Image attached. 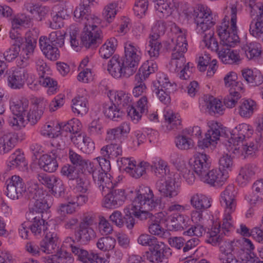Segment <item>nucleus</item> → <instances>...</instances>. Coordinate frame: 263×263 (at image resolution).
<instances>
[{
  "mask_svg": "<svg viewBox=\"0 0 263 263\" xmlns=\"http://www.w3.org/2000/svg\"><path fill=\"white\" fill-rule=\"evenodd\" d=\"M131 192L134 195V199L124 210L125 224L129 230L132 229L135 224L133 215L140 220H146L148 215L145 213V210H156L161 203L160 199L154 197L152 190L148 186H140Z\"/></svg>",
  "mask_w": 263,
  "mask_h": 263,
  "instance_id": "nucleus-1",
  "label": "nucleus"
},
{
  "mask_svg": "<svg viewBox=\"0 0 263 263\" xmlns=\"http://www.w3.org/2000/svg\"><path fill=\"white\" fill-rule=\"evenodd\" d=\"M151 167L152 173L158 178L165 176V181L159 180L156 187L161 196L169 198L177 196L180 192V184L177 180L178 175L170 173L167 163L160 158H155L152 161Z\"/></svg>",
  "mask_w": 263,
  "mask_h": 263,
  "instance_id": "nucleus-2",
  "label": "nucleus"
},
{
  "mask_svg": "<svg viewBox=\"0 0 263 263\" xmlns=\"http://www.w3.org/2000/svg\"><path fill=\"white\" fill-rule=\"evenodd\" d=\"M74 17L84 25L81 40L83 46L90 48L99 43L102 37V32L98 25L100 23L99 17L90 13L89 8L84 6L77 7L73 12Z\"/></svg>",
  "mask_w": 263,
  "mask_h": 263,
  "instance_id": "nucleus-3",
  "label": "nucleus"
},
{
  "mask_svg": "<svg viewBox=\"0 0 263 263\" xmlns=\"http://www.w3.org/2000/svg\"><path fill=\"white\" fill-rule=\"evenodd\" d=\"M174 29L176 31V39H172L174 46L172 49V58L170 63L169 69L172 72H178L181 79H188L191 73L190 68H192V64L190 62L186 65L184 53L187 51V43L184 32L181 29L175 26Z\"/></svg>",
  "mask_w": 263,
  "mask_h": 263,
  "instance_id": "nucleus-4",
  "label": "nucleus"
},
{
  "mask_svg": "<svg viewBox=\"0 0 263 263\" xmlns=\"http://www.w3.org/2000/svg\"><path fill=\"white\" fill-rule=\"evenodd\" d=\"M237 6L231 5L221 24L217 26V32L220 39V44L234 47L239 42L237 26Z\"/></svg>",
  "mask_w": 263,
  "mask_h": 263,
  "instance_id": "nucleus-5",
  "label": "nucleus"
},
{
  "mask_svg": "<svg viewBox=\"0 0 263 263\" xmlns=\"http://www.w3.org/2000/svg\"><path fill=\"white\" fill-rule=\"evenodd\" d=\"M152 89L161 102L168 104L171 102V94L176 90V85L170 81L166 74L159 72L153 82Z\"/></svg>",
  "mask_w": 263,
  "mask_h": 263,
  "instance_id": "nucleus-6",
  "label": "nucleus"
},
{
  "mask_svg": "<svg viewBox=\"0 0 263 263\" xmlns=\"http://www.w3.org/2000/svg\"><path fill=\"white\" fill-rule=\"evenodd\" d=\"M193 16L196 24V31L198 34H204L215 24L211 10L203 5L197 6Z\"/></svg>",
  "mask_w": 263,
  "mask_h": 263,
  "instance_id": "nucleus-7",
  "label": "nucleus"
},
{
  "mask_svg": "<svg viewBox=\"0 0 263 263\" xmlns=\"http://www.w3.org/2000/svg\"><path fill=\"white\" fill-rule=\"evenodd\" d=\"M31 204L30 205L29 210L26 212V215L29 214L34 216H43V214L50 208L47 202L48 199L50 198L46 192L38 189L31 192L30 195Z\"/></svg>",
  "mask_w": 263,
  "mask_h": 263,
  "instance_id": "nucleus-8",
  "label": "nucleus"
},
{
  "mask_svg": "<svg viewBox=\"0 0 263 263\" xmlns=\"http://www.w3.org/2000/svg\"><path fill=\"white\" fill-rule=\"evenodd\" d=\"M237 240L226 239L219 243V258L222 263H240L234 254L240 251V243Z\"/></svg>",
  "mask_w": 263,
  "mask_h": 263,
  "instance_id": "nucleus-9",
  "label": "nucleus"
},
{
  "mask_svg": "<svg viewBox=\"0 0 263 263\" xmlns=\"http://www.w3.org/2000/svg\"><path fill=\"white\" fill-rule=\"evenodd\" d=\"M142 55V51L139 46L131 42L125 44L124 60L125 64L129 67L126 69L127 73L134 74L136 71Z\"/></svg>",
  "mask_w": 263,
  "mask_h": 263,
  "instance_id": "nucleus-10",
  "label": "nucleus"
},
{
  "mask_svg": "<svg viewBox=\"0 0 263 263\" xmlns=\"http://www.w3.org/2000/svg\"><path fill=\"white\" fill-rule=\"evenodd\" d=\"M254 130L252 126L246 123L239 124L231 132V137L226 140L223 143L225 148L227 149L228 143L231 147L241 144L253 135Z\"/></svg>",
  "mask_w": 263,
  "mask_h": 263,
  "instance_id": "nucleus-11",
  "label": "nucleus"
},
{
  "mask_svg": "<svg viewBox=\"0 0 263 263\" xmlns=\"http://www.w3.org/2000/svg\"><path fill=\"white\" fill-rule=\"evenodd\" d=\"M172 252L164 243L158 241L146 252L147 259L152 263H167Z\"/></svg>",
  "mask_w": 263,
  "mask_h": 263,
  "instance_id": "nucleus-12",
  "label": "nucleus"
},
{
  "mask_svg": "<svg viewBox=\"0 0 263 263\" xmlns=\"http://www.w3.org/2000/svg\"><path fill=\"white\" fill-rule=\"evenodd\" d=\"M114 187V184L112 183V187L105 192H103L102 190V195L105 194L103 200V205L104 207L109 209L117 208L123 204L126 199V195L125 191L123 189H115L111 191Z\"/></svg>",
  "mask_w": 263,
  "mask_h": 263,
  "instance_id": "nucleus-13",
  "label": "nucleus"
},
{
  "mask_svg": "<svg viewBox=\"0 0 263 263\" xmlns=\"http://www.w3.org/2000/svg\"><path fill=\"white\" fill-rule=\"evenodd\" d=\"M129 67L125 64V61L118 55H114L109 61L107 70L115 78H128L133 74L127 73L126 69Z\"/></svg>",
  "mask_w": 263,
  "mask_h": 263,
  "instance_id": "nucleus-14",
  "label": "nucleus"
},
{
  "mask_svg": "<svg viewBox=\"0 0 263 263\" xmlns=\"http://www.w3.org/2000/svg\"><path fill=\"white\" fill-rule=\"evenodd\" d=\"M199 104L202 111L220 115L223 113L224 108L222 102L212 96L204 95L199 99Z\"/></svg>",
  "mask_w": 263,
  "mask_h": 263,
  "instance_id": "nucleus-15",
  "label": "nucleus"
},
{
  "mask_svg": "<svg viewBox=\"0 0 263 263\" xmlns=\"http://www.w3.org/2000/svg\"><path fill=\"white\" fill-rule=\"evenodd\" d=\"M208 125L209 129L205 135V138L198 142V147L201 149L216 143L219 140L220 135V126L217 122L210 121L208 123Z\"/></svg>",
  "mask_w": 263,
  "mask_h": 263,
  "instance_id": "nucleus-16",
  "label": "nucleus"
},
{
  "mask_svg": "<svg viewBox=\"0 0 263 263\" xmlns=\"http://www.w3.org/2000/svg\"><path fill=\"white\" fill-rule=\"evenodd\" d=\"M26 191V185L22 178L14 175L6 181V195L12 199H17Z\"/></svg>",
  "mask_w": 263,
  "mask_h": 263,
  "instance_id": "nucleus-17",
  "label": "nucleus"
},
{
  "mask_svg": "<svg viewBox=\"0 0 263 263\" xmlns=\"http://www.w3.org/2000/svg\"><path fill=\"white\" fill-rule=\"evenodd\" d=\"M233 146L231 147L229 143H228L227 151L237 157H242L244 158L255 156L258 150V144L256 142L246 143L242 142L241 144H236V145Z\"/></svg>",
  "mask_w": 263,
  "mask_h": 263,
  "instance_id": "nucleus-18",
  "label": "nucleus"
},
{
  "mask_svg": "<svg viewBox=\"0 0 263 263\" xmlns=\"http://www.w3.org/2000/svg\"><path fill=\"white\" fill-rule=\"evenodd\" d=\"M237 191L233 184L228 185L220 194V202L228 212H234L236 208Z\"/></svg>",
  "mask_w": 263,
  "mask_h": 263,
  "instance_id": "nucleus-19",
  "label": "nucleus"
},
{
  "mask_svg": "<svg viewBox=\"0 0 263 263\" xmlns=\"http://www.w3.org/2000/svg\"><path fill=\"white\" fill-rule=\"evenodd\" d=\"M26 219L31 222L29 226L32 234L36 238H40L43 236L44 234L48 230L49 224L43 218V216H34L29 214L26 215Z\"/></svg>",
  "mask_w": 263,
  "mask_h": 263,
  "instance_id": "nucleus-20",
  "label": "nucleus"
},
{
  "mask_svg": "<svg viewBox=\"0 0 263 263\" xmlns=\"http://www.w3.org/2000/svg\"><path fill=\"white\" fill-rule=\"evenodd\" d=\"M98 160V168L100 173L105 174L104 176H101V182L103 184L102 187L101 189L103 192L106 191H108L109 189L112 187V182L110 179V175L108 174L107 172L110 171L111 168L109 159L105 157H98L95 158Z\"/></svg>",
  "mask_w": 263,
  "mask_h": 263,
  "instance_id": "nucleus-21",
  "label": "nucleus"
},
{
  "mask_svg": "<svg viewBox=\"0 0 263 263\" xmlns=\"http://www.w3.org/2000/svg\"><path fill=\"white\" fill-rule=\"evenodd\" d=\"M31 103L32 106L27 117L28 121L34 125L41 119L48 104L44 99L37 98L32 99Z\"/></svg>",
  "mask_w": 263,
  "mask_h": 263,
  "instance_id": "nucleus-22",
  "label": "nucleus"
},
{
  "mask_svg": "<svg viewBox=\"0 0 263 263\" xmlns=\"http://www.w3.org/2000/svg\"><path fill=\"white\" fill-rule=\"evenodd\" d=\"M228 172H222L218 169L206 171L200 178L201 181L212 186L222 185L228 179Z\"/></svg>",
  "mask_w": 263,
  "mask_h": 263,
  "instance_id": "nucleus-23",
  "label": "nucleus"
},
{
  "mask_svg": "<svg viewBox=\"0 0 263 263\" xmlns=\"http://www.w3.org/2000/svg\"><path fill=\"white\" fill-rule=\"evenodd\" d=\"M156 15L160 18H166L177 11L178 5L174 0H153Z\"/></svg>",
  "mask_w": 263,
  "mask_h": 263,
  "instance_id": "nucleus-24",
  "label": "nucleus"
},
{
  "mask_svg": "<svg viewBox=\"0 0 263 263\" xmlns=\"http://www.w3.org/2000/svg\"><path fill=\"white\" fill-rule=\"evenodd\" d=\"M149 210H145V213L148 214L146 219L148 220V228L149 232L154 235L162 236L164 233V229L162 227L164 221L161 213H158L153 215L149 212Z\"/></svg>",
  "mask_w": 263,
  "mask_h": 263,
  "instance_id": "nucleus-25",
  "label": "nucleus"
},
{
  "mask_svg": "<svg viewBox=\"0 0 263 263\" xmlns=\"http://www.w3.org/2000/svg\"><path fill=\"white\" fill-rule=\"evenodd\" d=\"M257 171V166L254 164H247L242 166L236 178L238 184L241 187L246 186L255 178Z\"/></svg>",
  "mask_w": 263,
  "mask_h": 263,
  "instance_id": "nucleus-26",
  "label": "nucleus"
},
{
  "mask_svg": "<svg viewBox=\"0 0 263 263\" xmlns=\"http://www.w3.org/2000/svg\"><path fill=\"white\" fill-rule=\"evenodd\" d=\"M43 236L44 237L40 243L41 250L45 253L51 254L57 247L59 240L57 233L54 230L48 229Z\"/></svg>",
  "mask_w": 263,
  "mask_h": 263,
  "instance_id": "nucleus-27",
  "label": "nucleus"
},
{
  "mask_svg": "<svg viewBox=\"0 0 263 263\" xmlns=\"http://www.w3.org/2000/svg\"><path fill=\"white\" fill-rule=\"evenodd\" d=\"M27 77L28 73L25 69L17 68L8 77V85L12 89H20L23 87Z\"/></svg>",
  "mask_w": 263,
  "mask_h": 263,
  "instance_id": "nucleus-28",
  "label": "nucleus"
},
{
  "mask_svg": "<svg viewBox=\"0 0 263 263\" xmlns=\"http://www.w3.org/2000/svg\"><path fill=\"white\" fill-rule=\"evenodd\" d=\"M210 157L205 154L198 152L194 156L193 163L194 171L200 178L210 167Z\"/></svg>",
  "mask_w": 263,
  "mask_h": 263,
  "instance_id": "nucleus-29",
  "label": "nucleus"
},
{
  "mask_svg": "<svg viewBox=\"0 0 263 263\" xmlns=\"http://www.w3.org/2000/svg\"><path fill=\"white\" fill-rule=\"evenodd\" d=\"M148 101L146 96L141 97L137 103L136 106L132 105L127 110L128 115L134 123H137L141 119L142 115L147 112Z\"/></svg>",
  "mask_w": 263,
  "mask_h": 263,
  "instance_id": "nucleus-30",
  "label": "nucleus"
},
{
  "mask_svg": "<svg viewBox=\"0 0 263 263\" xmlns=\"http://www.w3.org/2000/svg\"><path fill=\"white\" fill-rule=\"evenodd\" d=\"M18 136L14 132L4 133L0 136V155L10 153L16 145Z\"/></svg>",
  "mask_w": 263,
  "mask_h": 263,
  "instance_id": "nucleus-31",
  "label": "nucleus"
},
{
  "mask_svg": "<svg viewBox=\"0 0 263 263\" xmlns=\"http://www.w3.org/2000/svg\"><path fill=\"white\" fill-rule=\"evenodd\" d=\"M39 45L41 51L48 59L51 61H56L60 57L58 47L49 43L47 36H41L40 37Z\"/></svg>",
  "mask_w": 263,
  "mask_h": 263,
  "instance_id": "nucleus-32",
  "label": "nucleus"
},
{
  "mask_svg": "<svg viewBox=\"0 0 263 263\" xmlns=\"http://www.w3.org/2000/svg\"><path fill=\"white\" fill-rule=\"evenodd\" d=\"M108 96L110 100L115 105L131 107L132 98L129 93L122 90H111L109 91Z\"/></svg>",
  "mask_w": 263,
  "mask_h": 263,
  "instance_id": "nucleus-33",
  "label": "nucleus"
},
{
  "mask_svg": "<svg viewBox=\"0 0 263 263\" xmlns=\"http://www.w3.org/2000/svg\"><path fill=\"white\" fill-rule=\"evenodd\" d=\"M98 160L95 158L92 161L87 160L85 165L82 168L87 171L90 174L92 175L93 180L100 190L102 187L103 184L101 182V176H104L105 174H101L98 168Z\"/></svg>",
  "mask_w": 263,
  "mask_h": 263,
  "instance_id": "nucleus-34",
  "label": "nucleus"
},
{
  "mask_svg": "<svg viewBox=\"0 0 263 263\" xmlns=\"http://www.w3.org/2000/svg\"><path fill=\"white\" fill-rule=\"evenodd\" d=\"M257 110V103L252 99H242L238 107V114L246 119L250 118Z\"/></svg>",
  "mask_w": 263,
  "mask_h": 263,
  "instance_id": "nucleus-35",
  "label": "nucleus"
},
{
  "mask_svg": "<svg viewBox=\"0 0 263 263\" xmlns=\"http://www.w3.org/2000/svg\"><path fill=\"white\" fill-rule=\"evenodd\" d=\"M71 103L72 110L74 114L83 116L88 112V102L86 97L78 96L72 99Z\"/></svg>",
  "mask_w": 263,
  "mask_h": 263,
  "instance_id": "nucleus-36",
  "label": "nucleus"
},
{
  "mask_svg": "<svg viewBox=\"0 0 263 263\" xmlns=\"http://www.w3.org/2000/svg\"><path fill=\"white\" fill-rule=\"evenodd\" d=\"M163 117L168 130L179 129L181 128V119L180 115L170 109L164 111Z\"/></svg>",
  "mask_w": 263,
  "mask_h": 263,
  "instance_id": "nucleus-37",
  "label": "nucleus"
},
{
  "mask_svg": "<svg viewBox=\"0 0 263 263\" xmlns=\"http://www.w3.org/2000/svg\"><path fill=\"white\" fill-rule=\"evenodd\" d=\"M241 75L244 80L251 86H258L263 83V76L259 71L245 68L241 70Z\"/></svg>",
  "mask_w": 263,
  "mask_h": 263,
  "instance_id": "nucleus-38",
  "label": "nucleus"
},
{
  "mask_svg": "<svg viewBox=\"0 0 263 263\" xmlns=\"http://www.w3.org/2000/svg\"><path fill=\"white\" fill-rule=\"evenodd\" d=\"M211 198L201 193L194 194L190 199L191 205L196 210H204L211 205Z\"/></svg>",
  "mask_w": 263,
  "mask_h": 263,
  "instance_id": "nucleus-39",
  "label": "nucleus"
},
{
  "mask_svg": "<svg viewBox=\"0 0 263 263\" xmlns=\"http://www.w3.org/2000/svg\"><path fill=\"white\" fill-rule=\"evenodd\" d=\"M43 260L45 263H73L74 259L70 253L60 249L55 254L44 257Z\"/></svg>",
  "mask_w": 263,
  "mask_h": 263,
  "instance_id": "nucleus-40",
  "label": "nucleus"
},
{
  "mask_svg": "<svg viewBox=\"0 0 263 263\" xmlns=\"http://www.w3.org/2000/svg\"><path fill=\"white\" fill-rule=\"evenodd\" d=\"M218 55L222 63L226 64L236 63L240 60L239 54L236 50H231L223 47H220Z\"/></svg>",
  "mask_w": 263,
  "mask_h": 263,
  "instance_id": "nucleus-41",
  "label": "nucleus"
},
{
  "mask_svg": "<svg viewBox=\"0 0 263 263\" xmlns=\"http://www.w3.org/2000/svg\"><path fill=\"white\" fill-rule=\"evenodd\" d=\"M53 156L45 154L43 155L39 160V165L44 171L52 173L55 172L58 167V164L56 159L55 153H53Z\"/></svg>",
  "mask_w": 263,
  "mask_h": 263,
  "instance_id": "nucleus-42",
  "label": "nucleus"
},
{
  "mask_svg": "<svg viewBox=\"0 0 263 263\" xmlns=\"http://www.w3.org/2000/svg\"><path fill=\"white\" fill-rule=\"evenodd\" d=\"M37 37V31L34 30H30L26 33V42L25 47L22 49L23 53L27 55L32 54L36 45Z\"/></svg>",
  "mask_w": 263,
  "mask_h": 263,
  "instance_id": "nucleus-43",
  "label": "nucleus"
},
{
  "mask_svg": "<svg viewBox=\"0 0 263 263\" xmlns=\"http://www.w3.org/2000/svg\"><path fill=\"white\" fill-rule=\"evenodd\" d=\"M29 101L26 98L20 100H13L10 103V108L13 114L23 116L24 117L28 111Z\"/></svg>",
  "mask_w": 263,
  "mask_h": 263,
  "instance_id": "nucleus-44",
  "label": "nucleus"
},
{
  "mask_svg": "<svg viewBox=\"0 0 263 263\" xmlns=\"http://www.w3.org/2000/svg\"><path fill=\"white\" fill-rule=\"evenodd\" d=\"M242 49L245 52L247 58L250 60L258 59L261 54V45L257 42H252L245 45Z\"/></svg>",
  "mask_w": 263,
  "mask_h": 263,
  "instance_id": "nucleus-45",
  "label": "nucleus"
},
{
  "mask_svg": "<svg viewBox=\"0 0 263 263\" xmlns=\"http://www.w3.org/2000/svg\"><path fill=\"white\" fill-rule=\"evenodd\" d=\"M101 155L110 159H114L122 154V148L119 144H110L103 146L100 150Z\"/></svg>",
  "mask_w": 263,
  "mask_h": 263,
  "instance_id": "nucleus-46",
  "label": "nucleus"
},
{
  "mask_svg": "<svg viewBox=\"0 0 263 263\" xmlns=\"http://www.w3.org/2000/svg\"><path fill=\"white\" fill-rule=\"evenodd\" d=\"M76 236L82 242L87 243L95 238L96 234L94 230L90 226H84L83 224H80Z\"/></svg>",
  "mask_w": 263,
  "mask_h": 263,
  "instance_id": "nucleus-47",
  "label": "nucleus"
},
{
  "mask_svg": "<svg viewBox=\"0 0 263 263\" xmlns=\"http://www.w3.org/2000/svg\"><path fill=\"white\" fill-rule=\"evenodd\" d=\"M247 7L252 17L263 18V3L256 2V0H246L242 2Z\"/></svg>",
  "mask_w": 263,
  "mask_h": 263,
  "instance_id": "nucleus-48",
  "label": "nucleus"
},
{
  "mask_svg": "<svg viewBox=\"0 0 263 263\" xmlns=\"http://www.w3.org/2000/svg\"><path fill=\"white\" fill-rule=\"evenodd\" d=\"M171 221L172 226L176 231L186 230L190 226V220L188 216L176 214L172 217Z\"/></svg>",
  "mask_w": 263,
  "mask_h": 263,
  "instance_id": "nucleus-49",
  "label": "nucleus"
},
{
  "mask_svg": "<svg viewBox=\"0 0 263 263\" xmlns=\"http://www.w3.org/2000/svg\"><path fill=\"white\" fill-rule=\"evenodd\" d=\"M157 69L158 66L156 62L152 59L148 60L143 63L136 74H139L141 79L145 80Z\"/></svg>",
  "mask_w": 263,
  "mask_h": 263,
  "instance_id": "nucleus-50",
  "label": "nucleus"
},
{
  "mask_svg": "<svg viewBox=\"0 0 263 263\" xmlns=\"http://www.w3.org/2000/svg\"><path fill=\"white\" fill-rule=\"evenodd\" d=\"M237 75L236 72L231 71L228 73L224 78V85L229 89H233L235 91H242L243 85L241 82L236 81Z\"/></svg>",
  "mask_w": 263,
  "mask_h": 263,
  "instance_id": "nucleus-51",
  "label": "nucleus"
},
{
  "mask_svg": "<svg viewBox=\"0 0 263 263\" xmlns=\"http://www.w3.org/2000/svg\"><path fill=\"white\" fill-rule=\"evenodd\" d=\"M117 46V41L114 38L108 40L100 48L99 54L101 58L108 59L114 53Z\"/></svg>",
  "mask_w": 263,
  "mask_h": 263,
  "instance_id": "nucleus-52",
  "label": "nucleus"
},
{
  "mask_svg": "<svg viewBox=\"0 0 263 263\" xmlns=\"http://www.w3.org/2000/svg\"><path fill=\"white\" fill-rule=\"evenodd\" d=\"M149 166V163L145 161H141L137 163L136 160L134 166L127 170V173L132 177L139 178L146 172V169Z\"/></svg>",
  "mask_w": 263,
  "mask_h": 263,
  "instance_id": "nucleus-53",
  "label": "nucleus"
},
{
  "mask_svg": "<svg viewBox=\"0 0 263 263\" xmlns=\"http://www.w3.org/2000/svg\"><path fill=\"white\" fill-rule=\"evenodd\" d=\"M249 31L252 36L263 42V18L253 19L250 23Z\"/></svg>",
  "mask_w": 263,
  "mask_h": 263,
  "instance_id": "nucleus-54",
  "label": "nucleus"
},
{
  "mask_svg": "<svg viewBox=\"0 0 263 263\" xmlns=\"http://www.w3.org/2000/svg\"><path fill=\"white\" fill-rule=\"evenodd\" d=\"M105 116L114 121H117L118 119H122L124 115V112L120 108L113 103L110 105H106L104 110Z\"/></svg>",
  "mask_w": 263,
  "mask_h": 263,
  "instance_id": "nucleus-55",
  "label": "nucleus"
},
{
  "mask_svg": "<svg viewBox=\"0 0 263 263\" xmlns=\"http://www.w3.org/2000/svg\"><path fill=\"white\" fill-rule=\"evenodd\" d=\"M202 42L204 45L209 49L216 52L217 54L220 50L221 45H218V42L214 37V32L210 31L208 33H205L203 36Z\"/></svg>",
  "mask_w": 263,
  "mask_h": 263,
  "instance_id": "nucleus-56",
  "label": "nucleus"
},
{
  "mask_svg": "<svg viewBox=\"0 0 263 263\" xmlns=\"http://www.w3.org/2000/svg\"><path fill=\"white\" fill-rule=\"evenodd\" d=\"M220 228L221 226L219 222H216L213 223L211 230L208 233L207 242L208 243L214 246L221 241V238L219 235V233H221Z\"/></svg>",
  "mask_w": 263,
  "mask_h": 263,
  "instance_id": "nucleus-57",
  "label": "nucleus"
},
{
  "mask_svg": "<svg viewBox=\"0 0 263 263\" xmlns=\"http://www.w3.org/2000/svg\"><path fill=\"white\" fill-rule=\"evenodd\" d=\"M116 244L115 238L110 236L103 237L99 238L96 243L97 248L103 252H108L114 249Z\"/></svg>",
  "mask_w": 263,
  "mask_h": 263,
  "instance_id": "nucleus-58",
  "label": "nucleus"
},
{
  "mask_svg": "<svg viewBox=\"0 0 263 263\" xmlns=\"http://www.w3.org/2000/svg\"><path fill=\"white\" fill-rule=\"evenodd\" d=\"M61 125L62 132H66L73 134L79 133L82 127L80 121L76 118L69 120L66 124L64 125L61 123Z\"/></svg>",
  "mask_w": 263,
  "mask_h": 263,
  "instance_id": "nucleus-59",
  "label": "nucleus"
},
{
  "mask_svg": "<svg viewBox=\"0 0 263 263\" xmlns=\"http://www.w3.org/2000/svg\"><path fill=\"white\" fill-rule=\"evenodd\" d=\"M26 164L24 155L19 150L16 151L9 158L8 166L11 168L25 166Z\"/></svg>",
  "mask_w": 263,
  "mask_h": 263,
  "instance_id": "nucleus-60",
  "label": "nucleus"
},
{
  "mask_svg": "<svg viewBox=\"0 0 263 263\" xmlns=\"http://www.w3.org/2000/svg\"><path fill=\"white\" fill-rule=\"evenodd\" d=\"M117 2L111 3L105 6L102 12L104 18L108 22H111L115 18L118 11Z\"/></svg>",
  "mask_w": 263,
  "mask_h": 263,
  "instance_id": "nucleus-61",
  "label": "nucleus"
},
{
  "mask_svg": "<svg viewBox=\"0 0 263 263\" xmlns=\"http://www.w3.org/2000/svg\"><path fill=\"white\" fill-rule=\"evenodd\" d=\"M11 25L14 28L18 29L21 27H30L32 25V21L30 16L22 14L15 17L12 20Z\"/></svg>",
  "mask_w": 263,
  "mask_h": 263,
  "instance_id": "nucleus-62",
  "label": "nucleus"
},
{
  "mask_svg": "<svg viewBox=\"0 0 263 263\" xmlns=\"http://www.w3.org/2000/svg\"><path fill=\"white\" fill-rule=\"evenodd\" d=\"M148 47L149 49L147 52L151 59L155 60L157 59L160 54V50L162 48V44L158 39L149 37Z\"/></svg>",
  "mask_w": 263,
  "mask_h": 263,
  "instance_id": "nucleus-63",
  "label": "nucleus"
},
{
  "mask_svg": "<svg viewBox=\"0 0 263 263\" xmlns=\"http://www.w3.org/2000/svg\"><path fill=\"white\" fill-rule=\"evenodd\" d=\"M61 130V124L57 125L55 126H54L53 125L46 124L42 128L41 134L44 137L54 138L58 137L60 135Z\"/></svg>",
  "mask_w": 263,
  "mask_h": 263,
  "instance_id": "nucleus-64",
  "label": "nucleus"
}]
</instances>
